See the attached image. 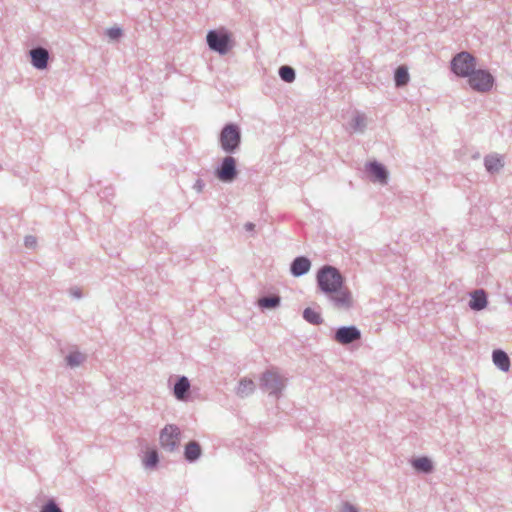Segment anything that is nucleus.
Segmentation results:
<instances>
[{
	"label": "nucleus",
	"instance_id": "obj_10",
	"mask_svg": "<svg viewBox=\"0 0 512 512\" xmlns=\"http://www.w3.org/2000/svg\"><path fill=\"white\" fill-rule=\"evenodd\" d=\"M360 337V331L354 326L341 327L335 334V340L340 344H349L360 339Z\"/></svg>",
	"mask_w": 512,
	"mask_h": 512
},
{
	"label": "nucleus",
	"instance_id": "obj_22",
	"mask_svg": "<svg viewBox=\"0 0 512 512\" xmlns=\"http://www.w3.org/2000/svg\"><path fill=\"white\" fill-rule=\"evenodd\" d=\"M254 390V382L250 379H243L239 383L238 394L245 396Z\"/></svg>",
	"mask_w": 512,
	"mask_h": 512
},
{
	"label": "nucleus",
	"instance_id": "obj_28",
	"mask_svg": "<svg viewBox=\"0 0 512 512\" xmlns=\"http://www.w3.org/2000/svg\"><path fill=\"white\" fill-rule=\"evenodd\" d=\"M41 512H61V510L56 506L54 502H49L42 508Z\"/></svg>",
	"mask_w": 512,
	"mask_h": 512
},
{
	"label": "nucleus",
	"instance_id": "obj_5",
	"mask_svg": "<svg viewBox=\"0 0 512 512\" xmlns=\"http://www.w3.org/2000/svg\"><path fill=\"white\" fill-rule=\"evenodd\" d=\"M230 42V36L224 31H210L207 34L209 47L220 54H226L229 51Z\"/></svg>",
	"mask_w": 512,
	"mask_h": 512
},
{
	"label": "nucleus",
	"instance_id": "obj_26",
	"mask_svg": "<svg viewBox=\"0 0 512 512\" xmlns=\"http://www.w3.org/2000/svg\"><path fill=\"white\" fill-rule=\"evenodd\" d=\"M84 359V355L79 352L71 353L66 358L68 365L71 367L78 366L84 361Z\"/></svg>",
	"mask_w": 512,
	"mask_h": 512
},
{
	"label": "nucleus",
	"instance_id": "obj_16",
	"mask_svg": "<svg viewBox=\"0 0 512 512\" xmlns=\"http://www.w3.org/2000/svg\"><path fill=\"white\" fill-rule=\"evenodd\" d=\"M504 166L503 160L500 156L493 154L485 158V167L488 172H498Z\"/></svg>",
	"mask_w": 512,
	"mask_h": 512
},
{
	"label": "nucleus",
	"instance_id": "obj_21",
	"mask_svg": "<svg viewBox=\"0 0 512 512\" xmlns=\"http://www.w3.org/2000/svg\"><path fill=\"white\" fill-rule=\"evenodd\" d=\"M413 466L420 471L430 472L432 470V463L426 457L417 458L413 461Z\"/></svg>",
	"mask_w": 512,
	"mask_h": 512
},
{
	"label": "nucleus",
	"instance_id": "obj_32",
	"mask_svg": "<svg viewBox=\"0 0 512 512\" xmlns=\"http://www.w3.org/2000/svg\"><path fill=\"white\" fill-rule=\"evenodd\" d=\"M246 229L249 230V231H252L254 229V224L253 223H247L245 225Z\"/></svg>",
	"mask_w": 512,
	"mask_h": 512
},
{
	"label": "nucleus",
	"instance_id": "obj_14",
	"mask_svg": "<svg viewBox=\"0 0 512 512\" xmlns=\"http://www.w3.org/2000/svg\"><path fill=\"white\" fill-rule=\"evenodd\" d=\"M368 170L374 177L375 181H378L381 184H385L387 182V171L381 164L372 162L369 164Z\"/></svg>",
	"mask_w": 512,
	"mask_h": 512
},
{
	"label": "nucleus",
	"instance_id": "obj_27",
	"mask_svg": "<svg viewBox=\"0 0 512 512\" xmlns=\"http://www.w3.org/2000/svg\"><path fill=\"white\" fill-rule=\"evenodd\" d=\"M107 35L111 39H118L122 35V30L119 27H112L107 30Z\"/></svg>",
	"mask_w": 512,
	"mask_h": 512
},
{
	"label": "nucleus",
	"instance_id": "obj_11",
	"mask_svg": "<svg viewBox=\"0 0 512 512\" xmlns=\"http://www.w3.org/2000/svg\"><path fill=\"white\" fill-rule=\"evenodd\" d=\"M32 64L37 69H45L48 63V52L44 48H36L30 51Z\"/></svg>",
	"mask_w": 512,
	"mask_h": 512
},
{
	"label": "nucleus",
	"instance_id": "obj_20",
	"mask_svg": "<svg viewBox=\"0 0 512 512\" xmlns=\"http://www.w3.org/2000/svg\"><path fill=\"white\" fill-rule=\"evenodd\" d=\"M409 81V74L405 67H398L395 72V83L397 86H404Z\"/></svg>",
	"mask_w": 512,
	"mask_h": 512
},
{
	"label": "nucleus",
	"instance_id": "obj_23",
	"mask_svg": "<svg viewBox=\"0 0 512 512\" xmlns=\"http://www.w3.org/2000/svg\"><path fill=\"white\" fill-rule=\"evenodd\" d=\"M280 302V298L278 296L272 297H263L258 300V305L261 308H274Z\"/></svg>",
	"mask_w": 512,
	"mask_h": 512
},
{
	"label": "nucleus",
	"instance_id": "obj_29",
	"mask_svg": "<svg viewBox=\"0 0 512 512\" xmlns=\"http://www.w3.org/2000/svg\"><path fill=\"white\" fill-rule=\"evenodd\" d=\"M363 126H364V117H362V116L355 117L354 125H353L354 129L360 130Z\"/></svg>",
	"mask_w": 512,
	"mask_h": 512
},
{
	"label": "nucleus",
	"instance_id": "obj_12",
	"mask_svg": "<svg viewBox=\"0 0 512 512\" xmlns=\"http://www.w3.org/2000/svg\"><path fill=\"white\" fill-rule=\"evenodd\" d=\"M469 306L473 310H482L487 306V296L484 290H476L471 293Z\"/></svg>",
	"mask_w": 512,
	"mask_h": 512
},
{
	"label": "nucleus",
	"instance_id": "obj_13",
	"mask_svg": "<svg viewBox=\"0 0 512 512\" xmlns=\"http://www.w3.org/2000/svg\"><path fill=\"white\" fill-rule=\"evenodd\" d=\"M311 262L306 257L296 258L291 265V273L294 276H301L310 270Z\"/></svg>",
	"mask_w": 512,
	"mask_h": 512
},
{
	"label": "nucleus",
	"instance_id": "obj_6",
	"mask_svg": "<svg viewBox=\"0 0 512 512\" xmlns=\"http://www.w3.org/2000/svg\"><path fill=\"white\" fill-rule=\"evenodd\" d=\"M328 296L334 307L338 310L347 311L354 304L352 293L346 286L337 289L336 292H332Z\"/></svg>",
	"mask_w": 512,
	"mask_h": 512
},
{
	"label": "nucleus",
	"instance_id": "obj_19",
	"mask_svg": "<svg viewBox=\"0 0 512 512\" xmlns=\"http://www.w3.org/2000/svg\"><path fill=\"white\" fill-rule=\"evenodd\" d=\"M303 317L306 321L314 325L322 323V317L320 313L312 308H306L304 310Z\"/></svg>",
	"mask_w": 512,
	"mask_h": 512
},
{
	"label": "nucleus",
	"instance_id": "obj_7",
	"mask_svg": "<svg viewBox=\"0 0 512 512\" xmlns=\"http://www.w3.org/2000/svg\"><path fill=\"white\" fill-rule=\"evenodd\" d=\"M180 441V430L175 425H166L160 432V444L170 451L174 450Z\"/></svg>",
	"mask_w": 512,
	"mask_h": 512
},
{
	"label": "nucleus",
	"instance_id": "obj_4",
	"mask_svg": "<svg viewBox=\"0 0 512 512\" xmlns=\"http://www.w3.org/2000/svg\"><path fill=\"white\" fill-rule=\"evenodd\" d=\"M468 83L473 90L485 93L492 89L494 78L487 70H475L474 68L468 76Z\"/></svg>",
	"mask_w": 512,
	"mask_h": 512
},
{
	"label": "nucleus",
	"instance_id": "obj_1",
	"mask_svg": "<svg viewBox=\"0 0 512 512\" xmlns=\"http://www.w3.org/2000/svg\"><path fill=\"white\" fill-rule=\"evenodd\" d=\"M317 282L320 289L327 295L344 287V278L339 271L332 266H325L319 270Z\"/></svg>",
	"mask_w": 512,
	"mask_h": 512
},
{
	"label": "nucleus",
	"instance_id": "obj_8",
	"mask_svg": "<svg viewBox=\"0 0 512 512\" xmlns=\"http://www.w3.org/2000/svg\"><path fill=\"white\" fill-rule=\"evenodd\" d=\"M237 175L236 160L232 156L223 159L221 166L216 170V176L223 182H231Z\"/></svg>",
	"mask_w": 512,
	"mask_h": 512
},
{
	"label": "nucleus",
	"instance_id": "obj_24",
	"mask_svg": "<svg viewBox=\"0 0 512 512\" xmlns=\"http://www.w3.org/2000/svg\"><path fill=\"white\" fill-rule=\"evenodd\" d=\"M158 462V454L155 450L147 451L143 459V463L146 467H153Z\"/></svg>",
	"mask_w": 512,
	"mask_h": 512
},
{
	"label": "nucleus",
	"instance_id": "obj_17",
	"mask_svg": "<svg viewBox=\"0 0 512 512\" xmlns=\"http://www.w3.org/2000/svg\"><path fill=\"white\" fill-rule=\"evenodd\" d=\"M190 388L189 381L186 377H182L174 386V394L177 399L183 400L185 398V394L188 392Z\"/></svg>",
	"mask_w": 512,
	"mask_h": 512
},
{
	"label": "nucleus",
	"instance_id": "obj_30",
	"mask_svg": "<svg viewBox=\"0 0 512 512\" xmlns=\"http://www.w3.org/2000/svg\"><path fill=\"white\" fill-rule=\"evenodd\" d=\"M25 245L27 247H34L36 245V238L33 236H28L25 238Z\"/></svg>",
	"mask_w": 512,
	"mask_h": 512
},
{
	"label": "nucleus",
	"instance_id": "obj_18",
	"mask_svg": "<svg viewBox=\"0 0 512 512\" xmlns=\"http://www.w3.org/2000/svg\"><path fill=\"white\" fill-rule=\"evenodd\" d=\"M201 448L197 442L191 441L185 447V457L189 461H193L199 457Z\"/></svg>",
	"mask_w": 512,
	"mask_h": 512
},
{
	"label": "nucleus",
	"instance_id": "obj_31",
	"mask_svg": "<svg viewBox=\"0 0 512 512\" xmlns=\"http://www.w3.org/2000/svg\"><path fill=\"white\" fill-rule=\"evenodd\" d=\"M341 512H357L356 509L351 506V505H348V504H345L342 508V511Z\"/></svg>",
	"mask_w": 512,
	"mask_h": 512
},
{
	"label": "nucleus",
	"instance_id": "obj_25",
	"mask_svg": "<svg viewBox=\"0 0 512 512\" xmlns=\"http://www.w3.org/2000/svg\"><path fill=\"white\" fill-rule=\"evenodd\" d=\"M280 77L285 82H292L295 79V72L289 66H282L279 70Z\"/></svg>",
	"mask_w": 512,
	"mask_h": 512
},
{
	"label": "nucleus",
	"instance_id": "obj_2",
	"mask_svg": "<svg viewBox=\"0 0 512 512\" xmlns=\"http://www.w3.org/2000/svg\"><path fill=\"white\" fill-rule=\"evenodd\" d=\"M220 145L222 149L231 153L234 152L241 140L240 129L236 124H227L220 133Z\"/></svg>",
	"mask_w": 512,
	"mask_h": 512
},
{
	"label": "nucleus",
	"instance_id": "obj_15",
	"mask_svg": "<svg viewBox=\"0 0 512 512\" xmlns=\"http://www.w3.org/2000/svg\"><path fill=\"white\" fill-rule=\"evenodd\" d=\"M494 364L503 371H508L510 368V360L507 354L502 350H495L493 352Z\"/></svg>",
	"mask_w": 512,
	"mask_h": 512
},
{
	"label": "nucleus",
	"instance_id": "obj_9",
	"mask_svg": "<svg viewBox=\"0 0 512 512\" xmlns=\"http://www.w3.org/2000/svg\"><path fill=\"white\" fill-rule=\"evenodd\" d=\"M262 386L270 394H276L284 387L283 379L274 371H268L263 375Z\"/></svg>",
	"mask_w": 512,
	"mask_h": 512
},
{
	"label": "nucleus",
	"instance_id": "obj_3",
	"mask_svg": "<svg viewBox=\"0 0 512 512\" xmlns=\"http://www.w3.org/2000/svg\"><path fill=\"white\" fill-rule=\"evenodd\" d=\"M476 66L475 58L468 52H460L451 61L452 71L460 77H468Z\"/></svg>",
	"mask_w": 512,
	"mask_h": 512
}]
</instances>
